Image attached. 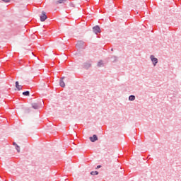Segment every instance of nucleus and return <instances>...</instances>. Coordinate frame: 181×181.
Listing matches in <instances>:
<instances>
[{
	"label": "nucleus",
	"instance_id": "obj_1",
	"mask_svg": "<svg viewBox=\"0 0 181 181\" xmlns=\"http://www.w3.org/2000/svg\"><path fill=\"white\" fill-rule=\"evenodd\" d=\"M47 19V16H46V13L45 11H42L41 16H40V21L41 22H45Z\"/></svg>",
	"mask_w": 181,
	"mask_h": 181
},
{
	"label": "nucleus",
	"instance_id": "obj_2",
	"mask_svg": "<svg viewBox=\"0 0 181 181\" xmlns=\"http://www.w3.org/2000/svg\"><path fill=\"white\" fill-rule=\"evenodd\" d=\"M151 60L153 62V66H156V64L158 63V58H156L153 55H151Z\"/></svg>",
	"mask_w": 181,
	"mask_h": 181
},
{
	"label": "nucleus",
	"instance_id": "obj_3",
	"mask_svg": "<svg viewBox=\"0 0 181 181\" xmlns=\"http://www.w3.org/2000/svg\"><path fill=\"white\" fill-rule=\"evenodd\" d=\"M64 77L61 78L60 81H59V86L60 87H62L64 88V87H66V83H64Z\"/></svg>",
	"mask_w": 181,
	"mask_h": 181
},
{
	"label": "nucleus",
	"instance_id": "obj_4",
	"mask_svg": "<svg viewBox=\"0 0 181 181\" xmlns=\"http://www.w3.org/2000/svg\"><path fill=\"white\" fill-rule=\"evenodd\" d=\"M90 142H95V141H98V137L97 135L94 134L92 137L89 138Z\"/></svg>",
	"mask_w": 181,
	"mask_h": 181
},
{
	"label": "nucleus",
	"instance_id": "obj_5",
	"mask_svg": "<svg viewBox=\"0 0 181 181\" xmlns=\"http://www.w3.org/2000/svg\"><path fill=\"white\" fill-rule=\"evenodd\" d=\"M94 33L97 35V33H100V26L96 25L93 28Z\"/></svg>",
	"mask_w": 181,
	"mask_h": 181
},
{
	"label": "nucleus",
	"instance_id": "obj_6",
	"mask_svg": "<svg viewBox=\"0 0 181 181\" xmlns=\"http://www.w3.org/2000/svg\"><path fill=\"white\" fill-rule=\"evenodd\" d=\"M22 88H23L22 85H19V82L16 81V88H17V90L18 91H21V90H22Z\"/></svg>",
	"mask_w": 181,
	"mask_h": 181
},
{
	"label": "nucleus",
	"instance_id": "obj_7",
	"mask_svg": "<svg viewBox=\"0 0 181 181\" xmlns=\"http://www.w3.org/2000/svg\"><path fill=\"white\" fill-rule=\"evenodd\" d=\"M32 107H33V108H34V110H37V108H39V103H34L32 104Z\"/></svg>",
	"mask_w": 181,
	"mask_h": 181
},
{
	"label": "nucleus",
	"instance_id": "obj_8",
	"mask_svg": "<svg viewBox=\"0 0 181 181\" xmlns=\"http://www.w3.org/2000/svg\"><path fill=\"white\" fill-rule=\"evenodd\" d=\"M67 0H58L55 2L56 5H59V4H66Z\"/></svg>",
	"mask_w": 181,
	"mask_h": 181
},
{
	"label": "nucleus",
	"instance_id": "obj_9",
	"mask_svg": "<svg viewBox=\"0 0 181 181\" xmlns=\"http://www.w3.org/2000/svg\"><path fill=\"white\" fill-rule=\"evenodd\" d=\"M83 45H84V42L79 41L76 44V47H78V49H80V47H81V46H83Z\"/></svg>",
	"mask_w": 181,
	"mask_h": 181
},
{
	"label": "nucleus",
	"instance_id": "obj_10",
	"mask_svg": "<svg viewBox=\"0 0 181 181\" xmlns=\"http://www.w3.org/2000/svg\"><path fill=\"white\" fill-rule=\"evenodd\" d=\"M13 145H16V149L17 152H18V153L21 152V147L15 143H13Z\"/></svg>",
	"mask_w": 181,
	"mask_h": 181
},
{
	"label": "nucleus",
	"instance_id": "obj_11",
	"mask_svg": "<svg viewBox=\"0 0 181 181\" xmlns=\"http://www.w3.org/2000/svg\"><path fill=\"white\" fill-rule=\"evenodd\" d=\"M23 95H25L26 97H29V95H30V93L28 90H27V91L23 93Z\"/></svg>",
	"mask_w": 181,
	"mask_h": 181
},
{
	"label": "nucleus",
	"instance_id": "obj_12",
	"mask_svg": "<svg viewBox=\"0 0 181 181\" xmlns=\"http://www.w3.org/2000/svg\"><path fill=\"white\" fill-rule=\"evenodd\" d=\"M90 175H92V176H95L96 175H98V171H92Z\"/></svg>",
	"mask_w": 181,
	"mask_h": 181
},
{
	"label": "nucleus",
	"instance_id": "obj_13",
	"mask_svg": "<svg viewBox=\"0 0 181 181\" xmlns=\"http://www.w3.org/2000/svg\"><path fill=\"white\" fill-rule=\"evenodd\" d=\"M129 101H134V100H135V96H134V95H130V96L129 97Z\"/></svg>",
	"mask_w": 181,
	"mask_h": 181
},
{
	"label": "nucleus",
	"instance_id": "obj_14",
	"mask_svg": "<svg viewBox=\"0 0 181 181\" xmlns=\"http://www.w3.org/2000/svg\"><path fill=\"white\" fill-rule=\"evenodd\" d=\"M69 6L70 8H76V4H74L73 2H71L69 3Z\"/></svg>",
	"mask_w": 181,
	"mask_h": 181
},
{
	"label": "nucleus",
	"instance_id": "obj_15",
	"mask_svg": "<svg viewBox=\"0 0 181 181\" xmlns=\"http://www.w3.org/2000/svg\"><path fill=\"white\" fill-rule=\"evenodd\" d=\"M85 67L86 69H88L89 67H91V64L90 63L85 64Z\"/></svg>",
	"mask_w": 181,
	"mask_h": 181
},
{
	"label": "nucleus",
	"instance_id": "obj_16",
	"mask_svg": "<svg viewBox=\"0 0 181 181\" xmlns=\"http://www.w3.org/2000/svg\"><path fill=\"white\" fill-rule=\"evenodd\" d=\"M103 64H104V63L103 62V61H100V62L98 63V67H101V66H103Z\"/></svg>",
	"mask_w": 181,
	"mask_h": 181
},
{
	"label": "nucleus",
	"instance_id": "obj_17",
	"mask_svg": "<svg viewBox=\"0 0 181 181\" xmlns=\"http://www.w3.org/2000/svg\"><path fill=\"white\" fill-rule=\"evenodd\" d=\"M3 2H11V0H2Z\"/></svg>",
	"mask_w": 181,
	"mask_h": 181
},
{
	"label": "nucleus",
	"instance_id": "obj_18",
	"mask_svg": "<svg viewBox=\"0 0 181 181\" xmlns=\"http://www.w3.org/2000/svg\"><path fill=\"white\" fill-rule=\"evenodd\" d=\"M25 112V114H29V109H27Z\"/></svg>",
	"mask_w": 181,
	"mask_h": 181
},
{
	"label": "nucleus",
	"instance_id": "obj_19",
	"mask_svg": "<svg viewBox=\"0 0 181 181\" xmlns=\"http://www.w3.org/2000/svg\"><path fill=\"white\" fill-rule=\"evenodd\" d=\"M100 168H101V165H98L96 169H100Z\"/></svg>",
	"mask_w": 181,
	"mask_h": 181
}]
</instances>
